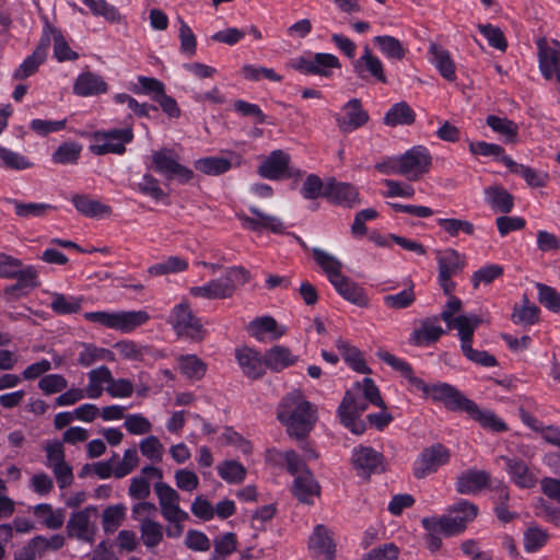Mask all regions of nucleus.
Wrapping results in <instances>:
<instances>
[{
  "mask_svg": "<svg viewBox=\"0 0 560 560\" xmlns=\"http://www.w3.org/2000/svg\"><path fill=\"white\" fill-rule=\"evenodd\" d=\"M156 478L154 492L159 500L162 517L170 523L166 526V536L178 538L184 533V523L189 520V514L180 505L179 493L168 483L163 482L162 469L148 465L141 469V475L131 478L128 494L133 500H147L150 497V479Z\"/></svg>",
  "mask_w": 560,
  "mask_h": 560,
  "instance_id": "f257e3e1",
  "label": "nucleus"
},
{
  "mask_svg": "<svg viewBox=\"0 0 560 560\" xmlns=\"http://www.w3.org/2000/svg\"><path fill=\"white\" fill-rule=\"evenodd\" d=\"M278 419L288 428L291 436L303 439L316 421V412L299 392L289 393L278 408Z\"/></svg>",
  "mask_w": 560,
  "mask_h": 560,
  "instance_id": "f03ea898",
  "label": "nucleus"
},
{
  "mask_svg": "<svg viewBox=\"0 0 560 560\" xmlns=\"http://www.w3.org/2000/svg\"><path fill=\"white\" fill-rule=\"evenodd\" d=\"M478 514V506L467 500H459L447 510V513L436 517H423V528L431 530L442 529L443 535L454 536L465 530L467 524L472 522Z\"/></svg>",
  "mask_w": 560,
  "mask_h": 560,
  "instance_id": "7ed1b4c3",
  "label": "nucleus"
},
{
  "mask_svg": "<svg viewBox=\"0 0 560 560\" xmlns=\"http://www.w3.org/2000/svg\"><path fill=\"white\" fill-rule=\"evenodd\" d=\"M431 155L427 148L417 145L408 150L398 159L392 160L388 164H377L376 168L383 173H396L409 180H418L429 172Z\"/></svg>",
  "mask_w": 560,
  "mask_h": 560,
  "instance_id": "20e7f679",
  "label": "nucleus"
},
{
  "mask_svg": "<svg viewBox=\"0 0 560 560\" xmlns=\"http://www.w3.org/2000/svg\"><path fill=\"white\" fill-rule=\"evenodd\" d=\"M83 316L89 322L121 332H130L150 319L145 311L86 312Z\"/></svg>",
  "mask_w": 560,
  "mask_h": 560,
  "instance_id": "39448f33",
  "label": "nucleus"
},
{
  "mask_svg": "<svg viewBox=\"0 0 560 560\" xmlns=\"http://www.w3.org/2000/svg\"><path fill=\"white\" fill-rule=\"evenodd\" d=\"M248 272L242 267L230 268L223 277L211 280L200 287L190 288V294L205 299H226L235 291V282H246Z\"/></svg>",
  "mask_w": 560,
  "mask_h": 560,
  "instance_id": "423d86ee",
  "label": "nucleus"
},
{
  "mask_svg": "<svg viewBox=\"0 0 560 560\" xmlns=\"http://www.w3.org/2000/svg\"><path fill=\"white\" fill-rule=\"evenodd\" d=\"M151 167L166 179H177L186 184L194 178V172L178 162V155L168 148L154 151L151 154Z\"/></svg>",
  "mask_w": 560,
  "mask_h": 560,
  "instance_id": "0eeeda50",
  "label": "nucleus"
},
{
  "mask_svg": "<svg viewBox=\"0 0 560 560\" xmlns=\"http://www.w3.org/2000/svg\"><path fill=\"white\" fill-rule=\"evenodd\" d=\"M413 388L423 393L427 398L442 402L447 409L457 411L466 406L468 398L447 383L427 384L423 380H413Z\"/></svg>",
  "mask_w": 560,
  "mask_h": 560,
  "instance_id": "6e6552de",
  "label": "nucleus"
},
{
  "mask_svg": "<svg viewBox=\"0 0 560 560\" xmlns=\"http://www.w3.org/2000/svg\"><path fill=\"white\" fill-rule=\"evenodd\" d=\"M168 323L178 337L201 340L205 336L199 318L195 316L187 302H182L173 307Z\"/></svg>",
  "mask_w": 560,
  "mask_h": 560,
  "instance_id": "1a4fd4ad",
  "label": "nucleus"
},
{
  "mask_svg": "<svg viewBox=\"0 0 560 560\" xmlns=\"http://www.w3.org/2000/svg\"><path fill=\"white\" fill-rule=\"evenodd\" d=\"M93 137L94 143L90 147V150L94 154H122L126 151V144L133 139V131L131 128L112 129L96 131Z\"/></svg>",
  "mask_w": 560,
  "mask_h": 560,
  "instance_id": "9d476101",
  "label": "nucleus"
},
{
  "mask_svg": "<svg viewBox=\"0 0 560 560\" xmlns=\"http://www.w3.org/2000/svg\"><path fill=\"white\" fill-rule=\"evenodd\" d=\"M451 459L450 450L441 443L425 447L416 458L412 471L417 479L434 474Z\"/></svg>",
  "mask_w": 560,
  "mask_h": 560,
  "instance_id": "9b49d317",
  "label": "nucleus"
},
{
  "mask_svg": "<svg viewBox=\"0 0 560 560\" xmlns=\"http://www.w3.org/2000/svg\"><path fill=\"white\" fill-rule=\"evenodd\" d=\"M291 66L304 74L328 78L331 75L332 69H339L341 63L332 54L316 52L293 59Z\"/></svg>",
  "mask_w": 560,
  "mask_h": 560,
  "instance_id": "f8f14e48",
  "label": "nucleus"
},
{
  "mask_svg": "<svg viewBox=\"0 0 560 560\" xmlns=\"http://www.w3.org/2000/svg\"><path fill=\"white\" fill-rule=\"evenodd\" d=\"M95 512L96 509L94 506H86L72 513L66 526L68 537L92 544L94 541L96 526L91 522V515Z\"/></svg>",
  "mask_w": 560,
  "mask_h": 560,
  "instance_id": "ddd939ff",
  "label": "nucleus"
},
{
  "mask_svg": "<svg viewBox=\"0 0 560 560\" xmlns=\"http://www.w3.org/2000/svg\"><path fill=\"white\" fill-rule=\"evenodd\" d=\"M539 70L546 80L560 74V42L553 39L551 44L545 37L536 40Z\"/></svg>",
  "mask_w": 560,
  "mask_h": 560,
  "instance_id": "4468645a",
  "label": "nucleus"
},
{
  "mask_svg": "<svg viewBox=\"0 0 560 560\" xmlns=\"http://www.w3.org/2000/svg\"><path fill=\"white\" fill-rule=\"evenodd\" d=\"M249 211L253 217L243 213L237 214L243 228L256 233H261L264 231H270L277 234L283 233L284 225L279 218L267 214L254 206L249 207Z\"/></svg>",
  "mask_w": 560,
  "mask_h": 560,
  "instance_id": "2eb2a0df",
  "label": "nucleus"
},
{
  "mask_svg": "<svg viewBox=\"0 0 560 560\" xmlns=\"http://www.w3.org/2000/svg\"><path fill=\"white\" fill-rule=\"evenodd\" d=\"M369 120V114L363 109L359 98H351L342 106V115H336L339 130L350 133L364 126Z\"/></svg>",
  "mask_w": 560,
  "mask_h": 560,
  "instance_id": "dca6fc26",
  "label": "nucleus"
},
{
  "mask_svg": "<svg viewBox=\"0 0 560 560\" xmlns=\"http://www.w3.org/2000/svg\"><path fill=\"white\" fill-rule=\"evenodd\" d=\"M353 71L360 79L373 77L376 81L387 83L384 67L378 57L374 56L369 46H364L363 54L352 62Z\"/></svg>",
  "mask_w": 560,
  "mask_h": 560,
  "instance_id": "f3484780",
  "label": "nucleus"
},
{
  "mask_svg": "<svg viewBox=\"0 0 560 560\" xmlns=\"http://www.w3.org/2000/svg\"><path fill=\"white\" fill-rule=\"evenodd\" d=\"M502 458L506 465V472L516 487L529 489L536 486L538 481L537 474L525 460L520 457Z\"/></svg>",
  "mask_w": 560,
  "mask_h": 560,
  "instance_id": "a211bd4d",
  "label": "nucleus"
},
{
  "mask_svg": "<svg viewBox=\"0 0 560 560\" xmlns=\"http://www.w3.org/2000/svg\"><path fill=\"white\" fill-rule=\"evenodd\" d=\"M383 456L370 446L360 445L352 451V464L359 476L369 477L381 467Z\"/></svg>",
  "mask_w": 560,
  "mask_h": 560,
  "instance_id": "6ab92c4d",
  "label": "nucleus"
},
{
  "mask_svg": "<svg viewBox=\"0 0 560 560\" xmlns=\"http://www.w3.org/2000/svg\"><path fill=\"white\" fill-rule=\"evenodd\" d=\"M107 91L108 84L104 78L92 71L80 73L73 83V93L82 97L105 94Z\"/></svg>",
  "mask_w": 560,
  "mask_h": 560,
  "instance_id": "aec40b11",
  "label": "nucleus"
},
{
  "mask_svg": "<svg viewBox=\"0 0 560 560\" xmlns=\"http://www.w3.org/2000/svg\"><path fill=\"white\" fill-rule=\"evenodd\" d=\"M290 155L282 150L272 151L258 167V174L267 179L277 180L287 175Z\"/></svg>",
  "mask_w": 560,
  "mask_h": 560,
  "instance_id": "412c9836",
  "label": "nucleus"
},
{
  "mask_svg": "<svg viewBox=\"0 0 560 560\" xmlns=\"http://www.w3.org/2000/svg\"><path fill=\"white\" fill-rule=\"evenodd\" d=\"M324 197L334 203L352 207L358 200V191L350 184L330 178L325 183Z\"/></svg>",
  "mask_w": 560,
  "mask_h": 560,
  "instance_id": "4be33fe9",
  "label": "nucleus"
},
{
  "mask_svg": "<svg viewBox=\"0 0 560 560\" xmlns=\"http://www.w3.org/2000/svg\"><path fill=\"white\" fill-rule=\"evenodd\" d=\"M490 474L486 470L468 469L458 475L455 487L460 494H475L486 488Z\"/></svg>",
  "mask_w": 560,
  "mask_h": 560,
  "instance_id": "5701e85b",
  "label": "nucleus"
},
{
  "mask_svg": "<svg viewBox=\"0 0 560 560\" xmlns=\"http://www.w3.org/2000/svg\"><path fill=\"white\" fill-rule=\"evenodd\" d=\"M241 156L230 153V158L225 156H207L198 159L195 162V168L209 176H218L226 173L233 164H241Z\"/></svg>",
  "mask_w": 560,
  "mask_h": 560,
  "instance_id": "b1692460",
  "label": "nucleus"
},
{
  "mask_svg": "<svg viewBox=\"0 0 560 560\" xmlns=\"http://www.w3.org/2000/svg\"><path fill=\"white\" fill-rule=\"evenodd\" d=\"M236 360L243 373L250 378H259L265 373L264 357L255 349L244 347L236 350Z\"/></svg>",
  "mask_w": 560,
  "mask_h": 560,
  "instance_id": "393cba45",
  "label": "nucleus"
},
{
  "mask_svg": "<svg viewBox=\"0 0 560 560\" xmlns=\"http://www.w3.org/2000/svg\"><path fill=\"white\" fill-rule=\"evenodd\" d=\"M48 48V38L46 36H42L33 54L27 56L20 65V67L14 71L13 78L18 80H24L33 75L37 71L38 67L45 61Z\"/></svg>",
  "mask_w": 560,
  "mask_h": 560,
  "instance_id": "a878e982",
  "label": "nucleus"
},
{
  "mask_svg": "<svg viewBox=\"0 0 560 560\" xmlns=\"http://www.w3.org/2000/svg\"><path fill=\"white\" fill-rule=\"evenodd\" d=\"M308 547L318 560H334L335 544L328 529L317 525L310 537Z\"/></svg>",
  "mask_w": 560,
  "mask_h": 560,
  "instance_id": "bb28decb",
  "label": "nucleus"
},
{
  "mask_svg": "<svg viewBox=\"0 0 560 560\" xmlns=\"http://www.w3.org/2000/svg\"><path fill=\"white\" fill-rule=\"evenodd\" d=\"M33 515L45 528L57 530L66 521V511L62 508L54 509L49 503H39L32 508Z\"/></svg>",
  "mask_w": 560,
  "mask_h": 560,
  "instance_id": "cd10ccee",
  "label": "nucleus"
},
{
  "mask_svg": "<svg viewBox=\"0 0 560 560\" xmlns=\"http://www.w3.org/2000/svg\"><path fill=\"white\" fill-rule=\"evenodd\" d=\"M292 491L300 502L313 504L320 493V487L311 471H304L295 477Z\"/></svg>",
  "mask_w": 560,
  "mask_h": 560,
  "instance_id": "c85d7f7f",
  "label": "nucleus"
},
{
  "mask_svg": "<svg viewBox=\"0 0 560 560\" xmlns=\"http://www.w3.org/2000/svg\"><path fill=\"white\" fill-rule=\"evenodd\" d=\"M502 163L511 173L520 175L526 184L533 188L545 187L547 185L549 178L547 173L536 171L527 165L518 164L510 156H503Z\"/></svg>",
  "mask_w": 560,
  "mask_h": 560,
  "instance_id": "c756f323",
  "label": "nucleus"
},
{
  "mask_svg": "<svg viewBox=\"0 0 560 560\" xmlns=\"http://www.w3.org/2000/svg\"><path fill=\"white\" fill-rule=\"evenodd\" d=\"M486 203L495 212L509 213L514 207L513 196L501 185L488 186L483 190Z\"/></svg>",
  "mask_w": 560,
  "mask_h": 560,
  "instance_id": "7c9ffc66",
  "label": "nucleus"
},
{
  "mask_svg": "<svg viewBox=\"0 0 560 560\" xmlns=\"http://www.w3.org/2000/svg\"><path fill=\"white\" fill-rule=\"evenodd\" d=\"M332 285L336 291L350 303L360 307L368 306L369 299L364 290L350 278L342 276L338 280H335Z\"/></svg>",
  "mask_w": 560,
  "mask_h": 560,
  "instance_id": "2f4dec72",
  "label": "nucleus"
},
{
  "mask_svg": "<svg viewBox=\"0 0 560 560\" xmlns=\"http://www.w3.org/2000/svg\"><path fill=\"white\" fill-rule=\"evenodd\" d=\"M42 36L48 38L49 45L51 42L54 43V56L58 61L62 62L78 59L79 55L69 47L61 32L51 26L48 22H46Z\"/></svg>",
  "mask_w": 560,
  "mask_h": 560,
  "instance_id": "473e14b6",
  "label": "nucleus"
},
{
  "mask_svg": "<svg viewBox=\"0 0 560 560\" xmlns=\"http://www.w3.org/2000/svg\"><path fill=\"white\" fill-rule=\"evenodd\" d=\"M440 317L427 318L421 323L420 328L412 331L410 342L416 346H424L435 342L444 334L443 328L439 325Z\"/></svg>",
  "mask_w": 560,
  "mask_h": 560,
  "instance_id": "72a5a7b5",
  "label": "nucleus"
},
{
  "mask_svg": "<svg viewBox=\"0 0 560 560\" xmlns=\"http://www.w3.org/2000/svg\"><path fill=\"white\" fill-rule=\"evenodd\" d=\"M78 348H80L78 364L83 368L91 366L100 361L113 362L115 360L113 351L97 347L94 343L79 342Z\"/></svg>",
  "mask_w": 560,
  "mask_h": 560,
  "instance_id": "f704fd0d",
  "label": "nucleus"
},
{
  "mask_svg": "<svg viewBox=\"0 0 560 560\" xmlns=\"http://www.w3.org/2000/svg\"><path fill=\"white\" fill-rule=\"evenodd\" d=\"M463 411H466L472 419L477 420L486 429L494 432H503L508 430L506 424L493 412L489 410H481L477 404L470 399L466 401V406Z\"/></svg>",
  "mask_w": 560,
  "mask_h": 560,
  "instance_id": "c9c22d12",
  "label": "nucleus"
},
{
  "mask_svg": "<svg viewBox=\"0 0 560 560\" xmlns=\"http://www.w3.org/2000/svg\"><path fill=\"white\" fill-rule=\"evenodd\" d=\"M296 357L291 350L283 346H273L264 354L266 368L275 372H280L296 362Z\"/></svg>",
  "mask_w": 560,
  "mask_h": 560,
  "instance_id": "e433bc0d",
  "label": "nucleus"
},
{
  "mask_svg": "<svg viewBox=\"0 0 560 560\" xmlns=\"http://www.w3.org/2000/svg\"><path fill=\"white\" fill-rule=\"evenodd\" d=\"M71 201L74 208L85 217L98 218L112 212L109 206H106L98 200L92 199L88 195L75 194L72 196Z\"/></svg>",
  "mask_w": 560,
  "mask_h": 560,
  "instance_id": "4c0bfd02",
  "label": "nucleus"
},
{
  "mask_svg": "<svg viewBox=\"0 0 560 560\" xmlns=\"http://www.w3.org/2000/svg\"><path fill=\"white\" fill-rule=\"evenodd\" d=\"M429 51L431 54V62L439 70L440 74L447 81H455V65L450 52L436 44H431Z\"/></svg>",
  "mask_w": 560,
  "mask_h": 560,
  "instance_id": "58836bf2",
  "label": "nucleus"
},
{
  "mask_svg": "<svg viewBox=\"0 0 560 560\" xmlns=\"http://www.w3.org/2000/svg\"><path fill=\"white\" fill-rule=\"evenodd\" d=\"M439 275L443 277H454L465 267L464 257L455 249L448 248L438 256Z\"/></svg>",
  "mask_w": 560,
  "mask_h": 560,
  "instance_id": "ea45409f",
  "label": "nucleus"
},
{
  "mask_svg": "<svg viewBox=\"0 0 560 560\" xmlns=\"http://www.w3.org/2000/svg\"><path fill=\"white\" fill-rule=\"evenodd\" d=\"M89 383L85 387L86 397L90 399H97L102 396L104 392L103 385H109V382L113 381V374L110 370L105 366H98L96 369L91 370L88 373Z\"/></svg>",
  "mask_w": 560,
  "mask_h": 560,
  "instance_id": "a19ab883",
  "label": "nucleus"
},
{
  "mask_svg": "<svg viewBox=\"0 0 560 560\" xmlns=\"http://www.w3.org/2000/svg\"><path fill=\"white\" fill-rule=\"evenodd\" d=\"M139 532L142 544L148 549L158 547L166 534V527L155 520H143L139 523Z\"/></svg>",
  "mask_w": 560,
  "mask_h": 560,
  "instance_id": "79ce46f5",
  "label": "nucleus"
},
{
  "mask_svg": "<svg viewBox=\"0 0 560 560\" xmlns=\"http://www.w3.org/2000/svg\"><path fill=\"white\" fill-rule=\"evenodd\" d=\"M313 257L316 264L326 273L329 282L332 284L335 280H338L343 275L341 273L342 262L329 253L314 247L312 249Z\"/></svg>",
  "mask_w": 560,
  "mask_h": 560,
  "instance_id": "37998d69",
  "label": "nucleus"
},
{
  "mask_svg": "<svg viewBox=\"0 0 560 560\" xmlns=\"http://www.w3.org/2000/svg\"><path fill=\"white\" fill-rule=\"evenodd\" d=\"M247 330L257 340H262L266 332H270L272 339H278L284 334L283 329H279L276 319L270 316H262L252 320L247 326Z\"/></svg>",
  "mask_w": 560,
  "mask_h": 560,
  "instance_id": "c03bdc74",
  "label": "nucleus"
},
{
  "mask_svg": "<svg viewBox=\"0 0 560 560\" xmlns=\"http://www.w3.org/2000/svg\"><path fill=\"white\" fill-rule=\"evenodd\" d=\"M47 551H50L47 537L36 535L14 555V560H36L43 558Z\"/></svg>",
  "mask_w": 560,
  "mask_h": 560,
  "instance_id": "a18cd8bd",
  "label": "nucleus"
},
{
  "mask_svg": "<svg viewBox=\"0 0 560 560\" xmlns=\"http://www.w3.org/2000/svg\"><path fill=\"white\" fill-rule=\"evenodd\" d=\"M480 322L481 320L476 315H459L452 322L451 329H456L458 331L462 349L465 346L471 345L474 332Z\"/></svg>",
  "mask_w": 560,
  "mask_h": 560,
  "instance_id": "49530a36",
  "label": "nucleus"
},
{
  "mask_svg": "<svg viewBox=\"0 0 560 560\" xmlns=\"http://www.w3.org/2000/svg\"><path fill=\"white\" fill-rule=\"evenodd\" d=\"M82 302V298L55 292L51 294V302L49 305L58 315H70L80 312Z\"/></svg>",
  "mask_w": 560,
  "mask_h": 560,
  "instance_id": "de8ad7c7",
  "label": "nucleus"
},
{
  "mask_svg": "<svg viewBox=\"0 0 560 560\" xmlns=\"http://www.w3.org/2000/svg\"><path fill=\"white\" fill-rule=\"evenodd\" d=\"M13 206L15 214L25 220L45 218L56 209L52 205L45 202H22L19 200H14Z\"/></svg>",
  "mask_w": 560,
  "mask_h": 560,
  "instance_id": "09e8293b",
  "label": "nucleus"
},
{
  "mask_svg": "<svg viewBox=\"0 0 560 560\" xmlns=\"http://www.w3.org/2000/svg\"><path fill=\"white\" fill-rule=\"evenodd\" d=\"M415 112L406 102H399L393 105L384 117V124L387 126L411 125L415 121Z\"/></svg>",
  "mask_w": 560,
  "mask_h": 560,
  "instance_id": "8fccbe9b",
  "label": "nucleus"
},
{
  "mask_svg": "<svg viewBox=\"0 0 560 560\" xmlns=\"http://www.w3.org/2000/svg\"><path fill=\"white\" fill-rule=\"evenodd\" d=\"M487 125L497 133L504 137L509 143H515L517 141L518 126L513 120L506 117H499L495 115H489L487 117Z\"/></svg>",
  "mask_w": 560,
  "mask_h": 560,
  "instance_id": "3c124183",
  "label": "nucleus"
},
{
  "mask_svg": "<svg viewBox=\"0 0 560 560\" xmlns=\"http://www.w3.org/2000/svg\"><path fill=\"white\" fill-rule=\"evenodd\" d=\"M369 404L364 398L359 395V392L352 386L347 390L339 408L338 415H355L361 416L366 409Z\"/></svg>",
  "mask_w": 560,
  "mask_h": 560,
  "instance_id": "603ef678",
  "label": "nucleus"
},
{
  "mask_svg": "<svg viewBox=\"0 0 560 560\" xmlns=\"http://www.w3.org/2000/svg\"><path fill=\"white\" fill-rule=\"evenodd\" d=\"M95 16H102L109 23H120L122 16L118 9L106 0H82Z\"/></svg>",
  "mask_w": 560,
  "mask_h": 560,
  "instance_id": "864d4df0",
  "label": "nucleus"
},
{
  "mask_svg": "<svg viewBox=\"0 0 560 560\" xmlns=\"http://www.w3.org/2000/svg\"><path fill=\"white\" fill-rule=\"evenodd\" d=\"M126 506L121 503L107 506L102 514V526L106 534H113L122 524Z\"/></svg>",
  "mask_w": 560,
  "mask_h": 560,
  "instance_id": "5fc2aeb1",
  "label": "nucleus"
},
{
  "mask_svg": "<svg viewBox=\"0 0 560 560\" xmlns=\"http://www.w3.org/2000/svg\"><path fill=\"white\" fill-rule=\"evenodd\" d=\"M180 372L191 380H200L207 371V365L195 354L180 355L178 358Z\"/></svg>",
  "mask_w": 560,
  "mask_h": 560,
  "instance_id": "6e6d98bb",
  "label": "nucleus"
},
{
  "mask_svg": "<svg viewBox=\"0 0 560 560\" xmlns=\"http://www.w3.org/2000/svg\"><path fill=\"white\" fill-rule=\"evenodd\" d=\"M336 347L340 351L343 360L348 362L354 371L360 373L369 372V368L362 359L361 352L357 348L351 347L342 339H338L336 341Z\"/></svg>",
  "mask_w": 560,
  "mask_h": 560,
  "instance_id": "4d7b16f0",
  "label": "nucleus"
},
{
  "mask_svg": "<svg viewBox=\"0 0 560 560\" xmlns=\"http://www.w3.org/2000/svg\"><path fill=\"white\" fill-rule=\"evenodd\" d=\"M188 268V261L178 256H170L165 260L156 262L149 268L152 276H163L185 271Z\"/></svg>",
  "mask_w": 560,
  "mask_h": 560,
  "instance_id": "13d9d810",
  "label": "nucleus"
},
{
  "mask_svg": "<svg viewBox=\"0 0 560 560\" xmlns=\"http://www.w3.org/2000/svg\"><path fill=\"white\" fill-rule=\"evenodd\" d=\"M374 43L383 55L390 59H402L405 57V49L401 43L394 36L380 35L374 37Z\"/></svg>",
  "mask_w": 560,
  "mask_h": 560,
  "instance_id": "bf43d9fd",
  "label": "nucleus"
},
{
  "mask_svg": "<svg viewBox=\"0 0 560 560\" xmlns=\"http://www.w3.org/2000/svg\"><path fill=\"white\" fill-rule=\"evenodd\" d=\"M219 476L229 483H240L245 479L246 469L236 460H225L218 465Z\"/></svg>",
  "mask_w": 560,
  "mask_h": 560,
  "instance_id": "052dcab7",
  "label": "nucleus"
},
{
  "mask_svg": "<svg viewBox=\"0 0 560 560\" xmlns=\"http://www.w3.org/2000/svg\"><path fill=\"white\" fill-rule=\"evenodd\" d=\"M377 355L383 362L392 366L394 370L400 372L401 375L406 377L409 384L413 387V380H419V377L413 374V370L407 361L397 358L387 351H378Z\"/></svg>",
  "mask_w": 560,
  "mask_h": 560,
  "instance_id": "680f3d73",
  "label": "nucleus"
},
{
  "mask_svg": "<svg viewBox=\"0 0 560 560\" xmlns=\"http://www.w3.org/2000/svg\"><path fill=\"white\" fill-rule=\"evenodd\" d=\"M82 147L77 142H65L58 147L52 154V161L57 164H74L77 163Z\"/></svg>",
  "mask_w": 560,
  "mask_h": 560,
  "instance_id": "e2e57ef3",
  "label": "nucleus"
},
{
  "mask_svg": "<svg viewBox=\"0 0 560 560\" xmlns=\"http://www.w3.org/2000/svg\"><path fill=\"white\" fill-rule=\"evenodd\" d=\"M353 387L359 392V395H361L368 404L384 408V401L373 380L364 377L361 382H357Z\"/></svg>",
  "mask_w": 560,
  "mask_h": 560,
  "instance_id": "0e129e2a",
  "label": "nucleus"
},
{
  "mask_svg": "<svg viewBox=\"0 0 560 560\" xmlns=\"http://www.w3.org/2000/svg\"><path fill=\"white\" fill-rule=\"evenodd\" d=\"M525 304L523 306H515L512 313V320L515 324L533 325L538 322L539 308L535 304H529L526 296H524Z\"/></svg>",
  "mask_w": 560,
  "mask_h": 560,
  "instance_id": "69168bd1",
  "label": "nucleus"
},
{
  "mask_svg": "<svg viewBox=\"0 0 560 560\" xmlns=\"http://www.w3.org/2000/svg\"><path fill=\"white\" fill-rule=\"evenodd\" d=\"M383 301L387 307L393 310L407 308L416 301L413 285H410L398 293L385 295Z\"/></svg>",
  "mask_w": 560,
  "mask_h": 560,
  "instance_id": "338daca9",
  "label": "nucleus"
},
{
  "mask_svg": "<svg viewBox=\"0 0 560 560\" xmlns=\"http://www.w3.org/2000/svg\"><path fill=\"white\" fill-rule=\"evenodd\" d=\"M0 159L4 167L15 171H23L33 165L26 156L2 145H0Z\"/></svg>",
  "mask_w": 560,
  "mask_h": 560,
  "instance_id": "774afa93",
  "label": "nucleus"
}]
</instances>
